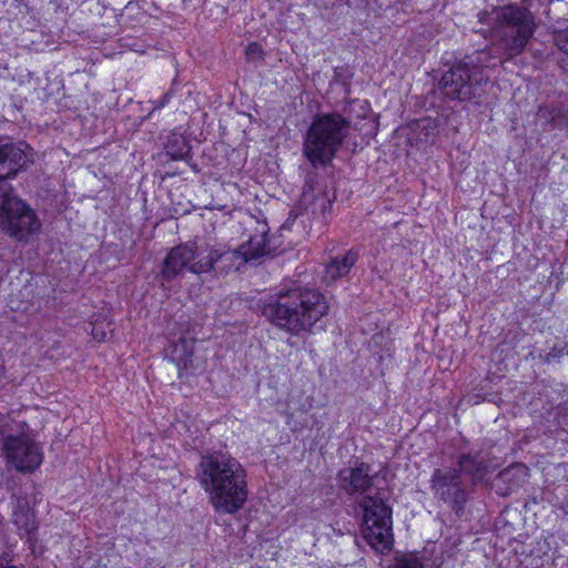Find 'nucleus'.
<instances>
[{
	"mask_svg": "<svg viewBox=\"0 0 568 568\" xmlns=\"http://www.w3.org/2000/svg\"><path fill=\"white\" fill-rule=\"evenodd\" d=\"M376 474L368 464L359 463L338 471L337 483L347 495L361 497L363 510L362 532L367 544L378 552L390 550L393 546L392 507L385 493L375 489Z\"/></svg>",
	"mask_w": 568,
	"mask_h": 568,
	"instance_id": "obj_1",
	"label": "nucleus"
},
{
	"mask_svg": "<svg viewBox=\"0 0 568 568\" xmlns=\"http://www.w3.org/2000/svg\"><path fill=\"white\" fill-rule=\"evenodd\" d=\"M195 478L216 511L235 514L243 508L247 499L246 470L229 453L217 450L202 455Z\"/></svg>",
	"mask_w": 568,
	"mask_h": 568,
	"instance_id": "obj_2",
	"label": "nucleus"
},
{
	"mask_svg": "<svg viewBox=\"0 0 568 568\" xmlns=\"http://www.w3.org/2000/svg\"><path fill=\"white\" fill-rule=\"evenodd\" d=\"M260 307L267 321L292 335L311 331L328 312L322 293L301 285L280 290L262 301Z\"/></svg>",
	"mask_w": 568,
	"mask_h": 568,
	"instance_id": "obj_3",
	"label": "nucleus"
},
{
	"mask_svg": "<svg viewBox=\"0 0 568 568\" xmlns=\"http://www.w3.org/2000/svg\"><path fill=\"white\" fill-rule=\"evenodd\" d=\"M495 64L488 50L465 55L443 73L439 90L449 100L464 102L480 99L489 82V69Z\"/></svg>",
	"mask_w": 568,
	"mask_h": 568,
	"instance_id": "obj_4",
	"label": "nucleus"
},
{
	"mask_svg": "<svg viewBox=\"0 0 568 568\" xmlns=\"http://www.w3.org/2000/svg\"><path fill=\"white\" fill-rule=\"evenodd\" d=\"M536 29L537 23L529 9L517 4L499 8L494 21L497 54L493 55V61L504 63L521 54Z\"/></svg>",
	"mask_w": 568,
	"mask_h": 568,
	"instance_id": "obj_5",
	"label": "nucleus"
},
{
	"mask_svg": "<svg viewBox=\"0 0 568 568\" xmlns=\"http://www.w3.org/2000/svg\"><path fill=\"white\" fill-rule=\"evenodd\" d=\"M351 122L338 113L317 115L303 143V153L313 166L328 164L347 139Z\"/></svg>",
	"mask_w": 568,
	"mask_h": 568,
	"instance_id": "obj_6",
	"label": "nucleus"
},
{
	"mask_svg": "<svg viewBox=\"0 0 568 568\" xmlns=\"http://www.w3.org/2000/svg\"><path fill=\"white\" fill-rule=\"evenodd\" d=\"M0 227L17 241L27 240L41 227L36 212L9 186H0Z\"/></svg>",
	"mask_w": 568,
	"mask_h": 568,
	"instance_id": "obj_7",
	"label": "nucleus"
},
{
	"mask_svg": "<svg viewBox=\"0 0 568 568\" xmlns=\"http://www.w3.org/2000/svg\"><path fill=\"white\" fill-rule=\"evenodd\" d=\"M210 266V261L203 258V251H199L193 243H185L170 250L158 276L163 286L182 277L186 271L197 275L207 273Z\"/></svg>",
	"mask_w": 568,
	"mask_h": 568,
	"instance_id": "obj_8",
	"label": "nucleus"
},
{
	"mask_svg": "<svg viewBox=\"0 0 568 568\" xmlns=\"http://www.w3.org/2000/svg\"><path fill=\"white\" fill-rule=\"evenodd\" d=\"M429 483V488L435 499L444 503L455 513L464 509L468 500V491L457 468H435Z\"/></svg>",
	"mask_w": 568,
	"mask_h": 568,
	"instance_id": "obj_9",
	"label": "nucleus"
},
{
	"mask_svg": "<svg viewBox=\"0 0 568 568\" xmlns=\"http://www.w3.org/2000/svg\"><path fill=\"white\" fill-rule=\"evenodd\" d=\"M6 458L18 471H33L42 463L39 445L26 432L9 434L3 439Z\"/></svg>",
	"mask_w": 568,
	"mask_h": 568,
	"instance_id": "obj_10",
	"label": "nucleus"
},
{
	"mask_svg": "<svg viewBox=\"0 0 568 568\" xmlns=\"http://www.w3.org/2000/svg\"><path fill=\"white\" fill-rule=\"evenodd\" d=\"M30 150L26 143L0 140V180L14 178L20 170L32 162Z\"/></svg>",
	"mask_w": 568,
	"mask_h": 568,
	"instance_id": "obj_11",
	"label": "nucleus"
},
{
	"mask_svg": "<svg viewBox=\"0 0 568 568\" xmlns=\"http://www.w3.org/2000/svg\"><path fill=\"white\" fill-rule=\"evenodd\" d=\"M203 258L210 261V271L214 270L221 273L239 270L245 263L240 247L237 250L207 248L203 251Z\"/></svg>",
	"mask_w": 568,
	"mask_h": 568,
	"instance_id": "obj_12",
	"label": "nucleus"
},
{
	"mask_svg": "<svg viewBox=\"0 0 568 568\" xmlns=\"http://www.w3.org/2000/svg\"><path fill=\"white\" fill-rule=\"evenodd\" d=\"M459 476L470 477L473 484L484 479L491 471L490 465L480 453H463L456 462Z\"/></svg>",
	"mask_w": 568,
	"mask_h": 568,
	"instance_id": "obj_13",
	"label": "nucleus"
},
{
	"mask_svg": "<svg viewBox=\"0 0 568 568\" xmlns=\"http://www.w3.org/2000/svg\"><path fill=\"white\" fill-rule=\"evenodd\" d=\"M358 260V252L347 251L344 255L333 257L325 267L324 278L326 282H334L346 276Z\"/></svg>",
	"mask_w": 568,
	"mask_h": 568,
	"instance_id": "obj_14",
	"label": "nucleus"
},
{
	"mask_svg": "<svg viewBox=\"0 0 568 568\" xmlns=\"http://www.w3.org/2000/svg\"><path fill=\"white\" fill-rule=\"evenodd\" d=\"M13 521L21 536H26L29 540L33 538L38 524L34 514L28 507H18L13 511Z\"/></svg>",
	"mask_w": 568,
	"mask_h": 568,
	"instance_id": "obj_15",
	"label": "nucleus"
},
{
	"mask_svg": "<svg viewBox=\"0 0 568 568\" xmlns=\"http://www.w3.org/2000/svg\"><path fill=\"white\" fill-rule=\"evenodd\" d=\"M245 262L257 260L267 253L265 234L251 236L250 240L240 246Z\"/></svg>",
	"mask_w": 568,
	"mask_h": 568,
	"instance_id": "obj_16",
	"label": "nucleus"
},
{
	"mask_svg": "<svg viewBox=\"0 0 568 568\" xmlns=\"http://www.w3.org/2000/svg\"><path fill=\"white\" fill-rule=\"evenodd\" d=\"M166 154L174 161L185 160L191 152L186 139L181 134H172L165 145Z\"/></svg>",
	"mask_w": 568,
	"mask_h": 568,
	"instance_id": "obj_17",
	"label": "nucleus"
},
{
	"mask_svg": "<svg viewBox=\"0 0 568 568\" xmlns=\"http://www.w3.org/2000/svg\"><path fill=\"white\" fill-rule=\"evenodd\" d=\"M193 355V343L182 338L178 344L174 345L173 356L178 361V366H183L186 369L192 365Z\"/></svg>",
	"mask_w": 568,
	"mask_h": 568,
	"instance_id": "obj_18",
	"label": "nucleus"
},
{
	"mask_svg": "<svg viewBox=\"0 0 568 568\" xmlns=\"http://www.w3.org/2000/svg\"><path fill=\"white\" fill-rule=\"evenodd\" d=\"M110 326V323H104L103 321L99 322L98 320H95V322L92 323L91 329L93 338L97 339L98 342L106 341L109 334L111 333Z\"/></svg>",
	"mask_w": 568,
	"mask_h": 568,
	"instance_id": "obj_19",
	"label": "nucleus"
},
{
	"mask_svg": "<svg viewBox=\"0 0 568 568\" xmlns=\"http://www.w3.org/2000/svg\"><path fill=\"white\" fill-rule=\"evenodd\" d=\"M395 568H426L424 562L416 556L408 555L397 559Z\"/></svg>",
	"mask_w": 568,
	"mask_h": 568,
	"instance_id": "obj_20",
	"label": "nucleus"
},
{
	"mask_svg": "<svg viewBox=\"0 0 568 568\" xmlns=\"http://www.w3.org/2000/svg\"><path fill=\"white\" fill-rule=\"evenodd\" d=\"M554 40L558 49L568 54V27L565 30L556 31Z\"/></svg>",
	"mask_w": 568,
	"mask_h": 568,
	"instance_id": "obj_21",
	"label": "nucleus"
},
{
	"mask_svg": "<svg viewBox=\"0 0 568 568\" xmlns=\"http://www.w3.org/2000/svg\"><path fill=\"white\" fill-rule=\"evenodd\" d=\"M245 54L248 60H252V61L262 60L263 59V49L258 43L252 42L246 47Z\"/></svg>",
	"mask_w": 568,
	"mask_h": 568,
	"instance_id": "obj_22",
	"label": "nucleus"
},
{
	"mask_svg": "<svg viewBox=\"0 0 568 568\" xmlns=\"http://www.w3.org/2000/svg\"><path fill=\"white\" fill-rule=\"evenodd\" d=\"M170 99H171V93L166 92L162 95V98L158 102L151 101V103L153 104L152 110H158V109L164 108L169 103Z\"/></svg>",
	"mask_w": 568,
	"mask_h": 568,
	"instance_id": "obj_23",
	"label": "nucleus"
},
{
	"mask_svg": "<svg viewBox=\"0 0 568 568\" xmlns=\"http://www.w3.org/2000/svg\"><path fill=\"white\" fill-rule=\"evenodd\" d=\"M560 357H561V351L552 349L551 352H549L547 354L546 362L547 363L558 362Z\"/></svg>",
	"mask_w": 568,
	"mask_h": 568,
	"instance_id": "obj_24",
	"label": "nucleus"
},
{
	"mask_svg": "<svg viewBox=\"0 0 568 568\" xmlns=\"http://www.w3.org/2000/svg\"><path fill=\"white\" fill-rule=\"evenodd\" d=\"M488 17H489V13L487 11H480L478 13V19H479V22H481V23H486Z\"/></svg>",
	"mask_w": 568,
	"mask_h": 568,
	"instance_id": "obj_25",
	"label": "nucleus"
},
{
	"mask_svg": "<svg viewBox=\"0 0 568 568\" xmlns=\"http://www.w3.org/2000/svg\"><path fill=\"white\" fill-rule=\"evenodd\" d=\"M0 568H18V567L11 566V565H6L2 561H0Z\"/></svg>",
	"mask_w": 568,
	"mask_h": 568,
	"instance_id": "obj_26",
	"label": "nucleus"
},
{
	"mask_svg": "<svg viewBox=\"0 0 568 568\" xmlns=\"http://www.w3.org/2000/svg\"><path fill=\"white\" fill-rule=\"evenodd\" d=\"M4 375V367L0 364V378Z\"/></svg>",
	"mask_w": 568,
	"mask_h": 568,
	"instance_id": "obj_27",
	"label": "nucleus"
},
{
	"mask_svg": "<svg viewBox=\"0 0 568 568\" xmlns=\"http://www.w3.org/2000/svg\"><path fill=\"white\" fill-rule=\"evenodd\" d=\"M285 416L287 417L286 424H290V418L292 417L291 413H286Z\"/></svg>",
	"mask_w": 568,
	"mask_h": 568,
	"instance_id": "obj_28",
	"label": "nucleus"
},
{
	"mask_svg": "<svg viewBox=\"0 0 568 568\" xmlns=\"http://www.w3.org/2000/svg\"><path fill=\"white\" fill-rule=\"evenodd\" d=\"M369 124H371V131L373 132L375 130V124H374V122H371Z\"/></svg>",
	"mask_w": 568,
	"mask_h": 568,
	"instance_id": "obj_29",
	"label": "nucleus"
}]
</instances>
